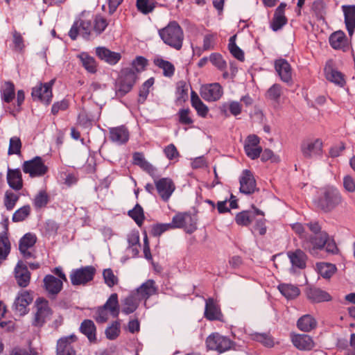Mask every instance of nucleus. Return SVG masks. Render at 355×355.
<instances>
[{
    "label": "nucleus",
    "mask_w": 355,
    "mask_h": 355,
    "mask_svg": "<svg viewBox=\"0 0 355 355\" xmlns=\"http://www.w3.org/2000/svg\"><path fill=\"white\" fill-rule=\"evenodd\" d=\"M311 10L319 20L324 19L326 14V5L322 0H315L311 6Z\"/></svg>",
    "instance_id": "52"
},
{
    "label": "nucleus",
    "mask_w": 355,
    "mask_h": 355,
    "mask_svg": "<svg viewBox=\"0 0 355 355\" xmlns=\"http://www.w3.org/2000/svg\"><path fill=\"white\" fill-rule=\"evenodd\" d=\"M7 182L10 187L12 189L19 191L23 187V180L21 171L19 168L8 169Z\"/></svg>",
    "instance_id": "31"
},
{
    "label": "nucleus",
    "mask_w": 355,
    "mask_h": 355,
    "mask_svg": "<svg viewBox=\"0 0 355 355\" xmlns=\"http://www.w3.org/2000/svg\"><path fill=\"white\" fill-rule=\"evenodd\" d=\"M148 64V60L146 58L138 55L132 61L130 68L138 75V73L146 70Z\"/></svg>",
    "instance_id": "53"
},
{
    "label": "nucleus",
    "mask_w": 355,
    "mask_h": 355,
    "mask_svg": "<svg viewBox=\"0 0 355 355\" xmlns=\"http://www.w3.org/2000/svg\"><path fill=\"white\" fill-rule=\"evenodd\" d=\"M266 219L264 218V213L262 214H257L255 216V219H254L253 222L254 224L252 226L251 230L252 234H259L261 236H263L266 234L267 231V227L266 225Z\"/></svg>",
    "instance_id": "42"
},
{
    "label": "nucleus",
    "mask_w": 355,
    "mask_h": 355,
    "mask_svg": "<svg viewBox=\"0 0 355 355\" xmlns=\"http://www.w3.org/2000/svg\"><path fill=\"white\" fill-rule=\"evenodd\" d=\"M241 193L250 195L257 190L256 180L252 173L248 169L243 170L239 178Z\"/></svg>",
    "instance_id": "15"
},
{
    "label": "nucleus",
    "mask_w": 355,
    "mask_h": 355,
    "mask_svg": "<svg viewBox=\"0 0 355 355\" xmlns=\"http://www.w3.org/2000/svg\"><path fill=\"white\" fill-rule=\"evenodd\" d=\"M209 60L213 65L219 70L223 71L227 67V63L223 58V56L218 53H212L209 55Z\"/></svg>",
    "instance_id": "58"
},
{
    "label": "nucleus",
    "mask_w": 355,
    "mask_h": 355,
    "mask_svg": "<svg viewBox=\"0 0 355 355\" xmlns=\"http://www.w3.org/2000/svg\"><path fill=\"white\" fill-rule=\"evenodd\" d=\"M133 164L139 166L141 169L148 173L150 176L154 177L156 175L157 169L144 157L142 153L136 152L132 155Z\"/></svg>",
    "instance_id": "32"
},
{
    "label": "nucleus",
    "mask_w": 355,
    "mask_h": 355,
    "mask_svg": "<svg viewBox=\"0 0 355 355\" xmlns=\"http://www.w3.org/2000/svg\"><path fill=\"white\" fill-rule=\"evenodd\" d=\"M92 31L93 26L91 20L79 19L73 22L69 32V36L72 40H75L80 34L84 39L89 40Z\"/></svg>",
    "instance_id": "8"
},
{
    "label": "nucleus",
    "mask_w": 355,
    "mask_h": 355,
    "mask_svg": "<svg viewBox=\"0 0 355 355\" xmlns=\"http://www.w3.org/2000/svg\"><path fill=\"white\" fill-rule=\"evenodd\" d=\"M79 331L87 338L90 343H96V327L92 320H84L80 325Z\"/></svg>",
    "instance_id": "29"
},
{
    "label": "nucleus",
    "mask_w": 355,
    "mask_h": 355,
    "mask_svg": "<svg viewBox=\"0 0 355 355\" xmlns=\"http://www.w3.org/2000/svg\"><path fill=\"white\" fill-rule=\"evenodd\" d=\"M341 202L342 197L340 192L336 189H328L320 198L318 207L324 212H329L338 206Z\"/></svg>",
    "instance_id": "4"
},
{
    "label": "nucleus",
    "mask_w": 355,
    "mask_h": 355,
    "mask_svg": "<svg viewBox=\"0 0 355 355\" xmlns=\"http://www.w3.org/2000/svg\"><path fill=\"white\" fill-rule=\"evenodd\" d=\"M14 275L19 286L26 288L29 285L31 272L22 261L20 260L17 263L14 270Z\"/></svg>",
    "instance_id": "18"
},
{
    "label": "nucleus",
    "mask_w": 355,
    "mask_h": 355,
    "mask_svg": "<svg viewBox=\"0 0 355 355\" xmlns=\"http://www.w3.org/2000/svg\"><path fill=\"white\" fill-rule=\"evenodd\" d=\"M138 80L139 76L135 71L131 68L125 67L121 69L117 83L119 89H132Z\"/></svg>",
    "instance_id": "14"
},
{
    "label": "nucleus",
    "mask_w": 355,
    "mask_h": 355,
    "mask_svg": "<svg viewBox=\"0 0 355 355\" xmlns=\"http://www.w3.org/2000/svg\"><path fill=\"white\" fill-rule=\"evenodd\" d=\"M128 216L132 218L136 224L141 227L145 219L143 208L139 204H137L135 207L128 211Z\"/></svg>",
    "instance_id": "50"
},
{
    "label": "nucleus",
    "mask_w": 355,
    "mask_h": 355,
    "mask_svg": "<svg viewBox=\"0 0 355 355\" xmlns=\"http://www.w3.org/2000/svg\"><path fill=\"white\" fill-rule=\"evenodd\" d=\"M157 290L155 282L153 279H148L133 293L137 296L139 300L146 301L151 296L156 295Z\"/></svg>",
    "instance_id": "19"
},
{
    "label": "nucleus",
    "mask_w": 355,
    "mask_h": 355,
    "mask_svg": "<svg viewBox=\"0 0 355 355\" xmlns=\"http://www.w3.org/2000/svg\"><path fill=\"white\" fill-rule=\"evenodd\" d=\"M83 67L90 73H95L97 71V63L94 58L90 56L86 52H82L78 55Z\"/></svg>",
    "instance_id": "38"
},
{
    "label": "nucleus",
    "mask_w": 355,
    "mask_h": 355,
    "mask_svg": "<svg viewBox=\"0 0 355 355\" xmlns=\"http://www.w3.org/2000/svg\"><path fill=\"white\" fill-rule=\"evenodd\" d=\"M139 301L137 296L132 293L124 299V307L122 309V312L126 315L133 313L137 309Z\"/></svg>",
    "instance_id": "43"
},
{
    "label": "nucleus",
    "mask_w": 355,
    "mask_h": 355,
    "mask_svg": "<svg viewBox=\"0 0 355 355\" xmlns=\"http://www.w3.org/2000/svg\"><path fill=\"white\" fill-rule=\"evenodd\" d=\"M257 214L263 215V211L252 207L251 210L242 211L238 213L235 216V221L239 225L248 226L255 219Z\"/></svg>",
    "instance_id": "25"
},
{
    "label": "nucleus",
    "mask_w": 355,
    "mask_h": 355,
    "mask_svg": "<svg viewBox=\"0 0 355 355\" xmlns=\"http://www.w3.org/2000/svg\"><path fill=\"white\" fill-rule=\"evenodd\" d=\"M49 201V196L46 191L41 190L33 200V205L36 209L45 207Z\"/></svg>",
    "instance_id": "54"
},
{
    "label": "nucleus",
    "mask_w": 355,
    "mask_h": 355,
    "mask_svg": "<svg viewBox=\"0 0 355 355\" xmlns=\"http://www.w3.org/2000/svg\"><path fill=\"white\" fill-rule=\"evenodd\" d=\"M275 69L282 81L286 83L292 81L291 67L286 60H277L275 62Z\"/></svg>",
    "instance_id": "23"
},
{
    "label": "nucleus",
    "mask_w": 355,
    "mask_h": 355,
    "mask_svg": "<svg viewBox=\"0 0 355 355\" xmlns=\"http://www.w3.org/2000/svg\"><path fill=\"white\" fill-rule=\"evenodd\" d=\"M318 322L315 318L309 314L301 316L297 321V328L304 332L309 333L317 327Z\"/></svg>",
    "instance_id": "34"
},
{
    "label": "nucleus",
    "mask_w": 355,
    "mask_h": 355,
    "mask_svg": "<svg viewBox=\"0 0 355 355\" xmlns=\"http://www.w3.org/2000/svg\"><path fill=\"white\" fill-rule=\"evenodd\" d=\"M78 340L75 334L60 338L56 345V355H77L72 343Z\"/></svg>",
    "instance_id": "16"
},
{
    "label": "nucleus",
    "mask_w": 355,
    "mask_h": 355,
    "mask_svg": "<svg viewBox=\"0 0 355 355\" xmlns=\"http://www.w3.org/2000/svg\"><path fill=\"white\" fill-rule=\"evenodd\" d=\"M37 241L35 235L31 233L26 234L19 240V250L25 259H30L33 257L31 251Z\"/></svg>",
    "instance_id": "20"
},
{
    "label": "nucleus",
    "mask_w": 355,
    "mask_h": 355,
    "mask_svg": "<svg viewBox=\"0 0 355 355\" xmlns=\"http://www.w3.org/2000/svg\"><path fill=\"white\" fill-rule=\"evenodd\" d=\"M109 313L107 309L103 308V306H101L96 309L94 318L98 323H105L109 319Z\"/></svg>",
    "instance_id": "61"
},
{
    "label": "nucleus",
    "mask_w": 355,
    "mask_h": 355,
    "mask_svg": "<svg viewBox=\"0 0 355 355\" xmlns=\"http://www.w3.org/2000/svg\"><path fill=\"white\" fill-rule=\"evenodd\" d=\"M291 341L300 351H311L315 347L313 338L308 334L291 333Z\"/></svg>",
    "instance_id": "12"
},
{
    "label": "nucleus",
    "mask_w": 355,
    "mask_h": 355,
    "mask_svg": "<svg viewBox=\"0 0 355 355\" xmlns=\"http://www.w3.org/2000/svg\"><path fill=\"white\" fill-rule=\"evenodd\" d=\"M155 0H137V8L144 15L152 12L156 7Z\"/></svg>",
    "instance_id": "51"
},
{
    "label": "nucleus",
    "mask_w": 355,
    "mask_h": 355,
    "mask_svg": "<svg viewBox=\"0 0 355 355\" xmlns=\"http://www.w3.org/2000/svg\"><path fill=\"white\" fill-rule=\"evenodd\" d=\"M309 230L312 232L313 234L305 235L302 237V248L304 249V244L305 241L309 240V239H316L320 237L322 233H327L326 231L322 230V226L319 222L313 220L305 224Z\"/></svg>",
    "instance_id": "35"
},
{
    "label": "nucleus",
    "mask_w": 355,
    "mask_h": 355,
    "mask_svg": "<svg viewBox=\"0 0 355 355\" xmlns=\"http://www.w3.org/2000/svg\"><path fill=\"white\" fill-rule=\"evenodd\" d=\"M11 243L8 238V226L0 233V266L6 261L10 253Z\"/></svg>",
    "instance_id": "28"
},
{
    "label": "nucleus",
    "mask_w": 355,
    "mask_h": 355,
    "mask_svg": "<svg viewBox=\"0 0 355 355\" xmlns=\"http://www.w3.org/2000/svg\"><path fill=\"white\" fill-rule=\"evenodd\" d=\"M343 10L346 28L352 37L355 30V6H343Z\"/></svg>",
    "instance_id": "33"
},
{
    "label": "nucleus",
    "mask_w": 355,
    "mask_h": 355,
    "mask_svg": "<svg viewBox=\"0 0 355 355\" xmlns=\"http://www.w3.org/2000/svg\"><path fill=\"white\" fill-rule=\"evenodd\" d=\"M252 340L261 343L265 347H271L274 345L273 338L266 333H253L250 334Z\"/></svg>",
    "instance_id": "48"
},
{
    "label": "nucleus",
    "mask_w": 355,
    "mask_h": 355,
    "mask_svg": "<svg viewBox=\"0 0 355 355\" xmlns=\"http://www.w3.org/2000/svg\"><path fill=\"white\" fill-rule=\"evenodd\" d=\"M44 286L49 295L55 296L62 289V281L52 275H47L44 278Z\"/></svg>",
    "instance_id": "26"
},
{
    "label": "nucleus",
    "mask_w": 355,
    "mask_h": 355,
    "mask_svg": "<svg viewBox=\"0 0 355 355\" xmlns=\"http://www.w3.org/2000/svg\"><path fill=\"white\" fill-rule=\"evenodd\" d=\"M191 101L192 107L196 110L198 114L205 117L209 111L208 107L202 103L194 90H191Z\"/></svg>",
    "instance_id": "39"
},
{
    "label": "nucleus",
    "mask_w": 355,
    "mask_h": 355,
    "mask_svg": "<svg viewBox=\"0 0 355 355\" xmlns=\"http://www.w3.org/2000/svg\"><path fill=\"white\" fill-rule=\"evenodd\" d=\"M154 64L159 69L163 70V74L166 77H171L175 72L174 65L169 61L165 60L161 58L154 60Z\"/></svg>",
    "instance_id": "44"
},
{
    "label": "nucleus",
    "mask_w": 355,
    "mask_h": 355,
    "mask_svg": "<svg viewBox=\"0 0 355 355\" xmlns=\"http://www.w3.org/2000/svg\"><path fill=\"white\" fill-rule=\"evenodd\" d=\"M286 3L282 2L275 9L270 26L273 31L282 29L287 23L288 19L285 15Z\"/></svg>",
    "instance_id": "17"
},
{
    "label": "nucleus",
    "mask_w": 355,
    "mask_h": 355,
    "mask_svg": "<svg viewBox=\"0 0 355 355\" xmlns=\"http://www.w3.org/2000/svg\"><path fill=\"white\" fill-rule=\"evenodd\" d=\"M325 248L329 253L336 254L338 252V248L334 239L328 233H322L320 237L309 239L304 244V250L311 254H315L319 250Z\"/></svg>",
    "instance_id": "2"
},
{
    "label": "nucleus",
    "mask_w": 355,
    "mask_h": 355,
    "mask_svg": "<svg viewBox=\"0 0 355 355\" xmlns=\"http://www.w3.org/2000/svg\"><path fill=\"white\" fill-rule=\"evenodd\" d=\"M33 297L28 291L19 292L13 304V310L15 314L22 316L28 313V306L32 302Z\"/></svg>",
    "instance_id": "13"
},
{
    "label": "nucleus",
    "mask_w": 355,
    "mask_h": 355,
    "mask_svg": "<svg viewBox=\"0 0 355 355\" xmlns=\"http://www.w3.org/2000/svg\"><path fill=\"white\" fill-rule=\"evenodd\" d=\"M318 273L325 279H329L336 272L337 268L334 264L320 263L317 264Z\"/></svg>",
    "instance_id": "46"
},
{
    "label": "nucleus",
    "mask_w": 355,
    "mask_h": 355,
    "mask_svg": "<svg viewBox=\"0 0 355 355\" xmlns=\"http://www.w3.org/2000/svg\"><path fill=\"white\" fill-rule=\"evenodd\" d=\"M103 308L107 309L113 318H118L120 313V306L117 293L110 295L106 302L103 305Z\"/></svg>",
    "instance_id": "37"
},
{
    "label": "nucleus",
    "mask_w": 355,
    "mask_h": 355,
    "mask_svg": "<svg viewBox=\"0 0 355 355\" xmlns=\"http://www.w3.org/2000/svg\"><path fill=\"white\" fill-rule=\"evenodd\" d=\"M208 350L216 351L220 354L231 349H235L236 344L230 338L218 332L211 334L205 340Z\"/></svg>",
    "instance_id": "3"
},
{
    "label": "nucleus",
    "mask_w": 355,
    "mask_h": 355,
    "mask_svg": "<svg viewBox=\"0 0 355 355\" xmlns=\"http://www.w3.org/2000/svg\"><path fill=\"white\" fill-rule=\"evenodd\" d=\"M326 78L339 87H343L346 83L345 75L335 69L330 68L327 71Z\"/></svg>",
    "instance_id": "40"
},
{
    "label": "nucleus",
    "mask_w": 355,
    "mask_h": 355,
    "mask_svg": "<svg viewBox=\"0 0 355 355\" xmlns=\"http://www.w3.org/2000/svg\"><path fill=\"white\" fill-rule=\"evenodd\" d=\"M329 44L334 49L345 51L348 49V42L344 32L339 31L333 33L329 37Z\"/></svg>",
    "instance_id": "30"
},
{
    "label": "nucleus",
    "mask_w": 355,
    "mask_h": 355,
    "mask_svg": "<svg viewBox=\"0 0 355 355\" xmlns=\"http://www.w3.org/2000/svg\"><path fill=\"white\" fill-rule=\"evenodd\" d=\"M201 97L207 101H216L223 96V90H201Z\"/></svg>",
    "instance_id": "56"
},
{
    "label": "nucleus",
    "mask_w": 355,
    "mask_h": 355,
    "mask_svg": "<svg viewBox=\"0 0 355 355\" xmlns=\"http://www.w3.org/2000/svg\"><path fill=\"white\" fill-rule=\"evenodd\" d=\"M171 223L172 229L184 228L187 233H192L196 229L195 218L189 213H178L175 214Z\"/></svg>",
    "instance_id": "10"
},
{
    "label": "nucleus",
    "mask_w": 355,
    "mask_h": 355,
    "mask_svg": "<svg viewBox=\"0 0 355 355\" xmlns=\"http://www.w3.org/2000/svg\"><path fill=\"white\" fill-rule=\"evenodd\" d=\"M216 41V34H207L203 38L202 50L205 51L213 50L215 48Z\"/></svg>",
    "instance_id": "62"
},
{
    "label": "nucleus",
    "mask_w": 355,
    "mask_h": 355,
    "mask_svg": "<svg viewBox=\"0 0 355 355\" xmlns=\"http://www.w3.org/2000/svg\"><path fill=\"white\" fill-rule=\"evenodd\" d=\"M12 38L14 51L16 52H22L25 48V44L24 38L21 33L15 30L12 32Z\"/></svg>",
    "instance_id": "59"
},
{
    "label": "nucleus",
    "mask_w": 355,
    "mask_h": 355,
    "mask_svg": "<svg viewBox=\"0 0 355 355\" xmlns=\"http://www.w3.org/2000/svg\"><path fill=\"white\" fill-rule=\"evenodd\" d=\"M31 95L35 101L46 105L51 103L53 97L52 90H32Z\"/></svg>",
    "instance_id": "49"
},
{
    "label": "nucleus",
    "mask_w": 355,
    "mask_h": 355,
    "mask_svg": "<svg viewBox=\"0 0 355 355\" xmlns=\"http://www.w3.org/2000/svg\"><path fill=\"white\" fill-rule=\"evenodd\" d=\"M96 54L99 59L108 63L110 65L116 64L121 58V53L112 51L104 46L96 47Z\"/></svg>",
    "instance_id": "22"
},
{
    "label": "nucleus",
    "mask_w": 355,
    "mask_h": 355,
    "mask_svg": "<svg viewBox=\"0 0 355 355\" xmlns=\"http://www.w3.org/2000/svg\"><path fill=\"white\" fill-rule=\"evenodd\" d=\"M22 170L31 178L42 177L48 172V166L45 165L42 158L36 156L32 159L25 161L22 164Z\"/></svg>",
    "instance_id": "5"
},
{
    "label": "nucleus",
    "mask_w": 355,
    "mask_h": 355,
    "mask_svg": "<svg viewBox=\"0 0 355 355\" xmlns=\"http://www.w3.org/2000/svg\"><path fill=\"white\" fill-rule=\"evenodd\" d=\"M307 298L313 303H320L331 301V295L320 288L309 287L306 291Z\"/></svg>",
    "instance_id": "24"
},
{
    "label": "nucleus",
    "mask_w": 355,
    "mask_h": 355,
    "mask_svg": "<svg viewBox=\"0 0 355 355\" xmlns=\"http://www.w3.org/2000/svg\"><path fill=\"white\" fill-rule=\"evenodd\" d=\"M235 40L236 35L230 37L229 40L228 49L234 58L243 62L245 60L244 52L236 45Z\"/></svg>",
    "instance_id": "47"
},
{
    "label": "nucleus",
    "mask_w": 355,
    "mask_h": 355,
    "mask_svg": "<svg viewBox=\"0 0 355 355\" xmlns=\"http://www.w3.org/2000/svg\"><path fill=\"white\" fill-rule=\"evenodd\" d=\"M103 276L105 283L107 286L111 288L118 284V278L114 275L112 269H105L103 272Z\"/></svg>",
    "instance_id": "64"
},
{
    "label": "nucleus",
    "mask_w": 355,
    "mask_h": 355,
    "mask_svg": "<svg viewBox=\"0 0 355 355\" xmlns=\"http://www.w3.org/2000/svg\"><path fill=\"white\" fill-rule=\"evenodd\" d=\"M169 230H172L170 223L155 224L151 227L150 234L155 237H157Z\"/></svg>",
    "instance_id": "60"
},
{
    "label": "nucleus",
    "mask_w": 355,
    "mask_h": 355,
    "mask_svg": "<svg viewBox=\"0 0 355 355\" xmlns=\"http://www.w3.org/2000/svg\"><path fill=\"white\" fill-rule=\"evenodd\" d=\"M158 34L164 44L180 51L183 46L184 31L176 21H170L167 26L158 31Z\"/></svg>",
    "instance_id": "1"
},
{
    "label": "nucleus",
    "mask_w": 355,
    "mask_h": 355,
    "mask_svg": "<svg viewBox=\"0 0 355 355\" xmlns=\"http://www.w3.org/2000/svg\"><path fill=\"white\" fill-rule=\"evenodd\" d=\"M287 257H288L292 267L299 269H304L306 266L307 256L303 250L297 249L293 251H288Z\"/></svg>",
    "instance_id": "27"
},
{
    "label": "nucleus",
    "mask_w": 355,
    "mask_h": 355,
    "mask_svg": "<svg viewBox=\"0 0 355 355\" xmlns=\"http://www.w3.org/2000/svg\"><path fill=\"white\" fill-rule=\"evenodd\" d=\"M31 214L30 205H24L14 213L12 216L13 222H21L24 220Z\"/></svg>",
    "instance_id": "57"
},
{
    "label": "nucleus",
    "mask_w": 355,
    "mask_h": 355,
    "mask_svg": "<svg viewBox=\"0 0 355 355\" xmlns=\"http://www.w3.org/2000/svg\"><path fill=\"white\" fill-rule=\"evenodd\" d=\"M279 292L288 300H292L297 297L300 291L298 287L289 284H281L278 286Z\"/></svg>",
    "instance_id": "41"
},
{
    "label": "nucleus",
    "mask_w": 355,
    "mask_h": 355,
    "mask_svg": "<svg viewBox=\"0 0 355 355\" xmlns=\"http://www.w3.org/2000/svg\"><path fill=\"white\" fill-rule=\"evenodd\" d=\"M109 21L103 15H96L93 21V32L96 35H100L106 29Z\"/></svg>",
    "instance_id": "45"
},
{
    "label": "nucleus",
    "mask_w": 355,
    "mask_h": 355,
    "mask_svg": "<svg viewBox=\"0 0 355 355\" xmlns=\"http://www.w3.org/2000/svg\"><path fill=\"white\" fill-rule=\"evenodd\" d=\"M220 315V310L214 300L211 297L208 298L205 304V317L209 320H219Z\"/></svg>",
    "instance_id": "36"
},
{
    "label": "nucleus",
    "mask_w": 355,
    "mask_h": 355,
    "mask_svg": "<svg viewBox=\"0 0 355 355\" xmlns=\"http://www.w3.org/2000/svg\"><path fill=\"white\" fill-rule=\"evenodd\" d=\"M323 142L320 139H306L300 144V151L305 159H312L322 154Z\"/></svg>",
    "instance_id": "6"
},
{
    "label": "nucleus",
    "mask_w": 355,
    "mask_h": 355,
    "mask_svg": "<svg viewBox=\"0 0 355 355\" xmlns=\"http://www.w3.org/2000/svg\"><path fill=\"white\" fill-rule=\"evenodd\" d=\"M129 131L125 125L109 128V138L110 141L118 145L125 144L129 140Z\"/></svg>",
    "instance_id": "21"
},
{
    "label": "nucleus",
    "mask_w": 355,
    "mask_h": 355,
    "mask_svg": "<svg viewBox=\"0 0 355 355\" xmlns=\"http://www.w3.org/2000/svg\"><path fill=\"white\" fill-rule=\"evenodd\" d=\"M36 312L35 313L33 325L42 327L46 322V319L51 315V310L49 306L48 301L37 298L35 302Z\"/></svg>",
    "instance_id": "11"
},
{
    "label": "nucleus",
    "mask_w": 355,
    "mask_h": 355,
    "mask_svg": "<svg viewBox=\"0 0 355 355\" xmlns=\"http://www.w3.org/2000/svg\"><path fill=\"white\" fill-rule=\"evenodd\" d=\"M21 142L19 137H13L10 139L8 155H19L21 153Z\"/></svg>",
    "instance_id": "63"
},
{
    "label": "nucleus",
    "mask_w": 355,
    "mask_h": 355,
    "mask_svg": "<svg viewBox=\"0 0 355 355\" xmlns=\"http://www.w3.org/2000/svg\"><path fill=\"white\" fill-rule=\"evenodd\" d=\"M120 332L119 321L113 322L105 331L106 338L111 340H115L119 336Z\"/></svg>",
    "instance_id": "55"
},
{
    "label": "nucleus",
    "mask_w": 355,
    "mask_h": 355,
    "mask_svg": "<svg viewBox=\"0 0 355 355\" xmlns=\"http://www.w3.org/2000/svg\"><path fill=\"white\" fill-rule=\"evenodd\" d=\"M155 176L153 178L157 192L160 198L166 202L175 190V183L170 178H155Z\"/></svg>",
    "instance_id": "9"
},
{
    "label": "nucleus",
    "mask_w": 355,
    "mask_h": 355,
    "mask_svg": "<svg viewBox=\"0 0 355 355\" xmlns=\"http://www.w3.org/2000/svg\"><path fill=\"white\" fill-rule=\"evenodd\" d=\"M95 272L96 270L92 266L73 269L69 276L71 284L73 286L85 285L93 279Z\"/></svg>",
    "instance_id": "7"
}]
</instances>
